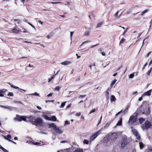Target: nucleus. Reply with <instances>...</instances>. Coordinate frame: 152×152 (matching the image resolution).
I'll return each mask as SVG.
<instances>
[{
    "mask_svg": "<svg viewBox=\"0 0 152 152\" xmlns=\"http://www.w3.org/2000/svg\"><path fill=\"white\" fill-rule=\"evenodd\" d=\"M129 138L126 135H122L121 136V142L118 143L119 146L121 148L125 147L129 143Z\"/></svg>",
    "mask_w": 152,
    "mask_h": 152,
    "instance_id": "obj_1",
    "label": "nucleus"
},
{
    "mask_svg": "<svg viewBox=\"0 0 152 152\" xmlns=\"http://www.w3.org/2000/svg\"><path fill=\"white\" fill-rule=\"evenodd\" d=\"M33 121L32 123L34 125L36 126H41L42 125V121L40 118H37L35 119H33V117H32Z\"/></svg>",
    "mask_w": 152,
    "mask_h": 152,
    "instance_id": "obj_2",
    "label": "nucleus"
},
{
    "mask_svg": "<svg viewBox=\"0 0 152 152\" xmlns=\"http://www.w3.org/2000/svg\"><path fill=\"white\" fill-rule=\"evenodd\" d=\"M137 118L135 116H131L129 118L128 123L129 124L132 125H136L138 124V122H137Z\"/></svg>",
    "mask_w": 152,
    "mask_h": 152,
    "instance_id": "obj_3",
    "label": "nucleus"
},
{
    "mask_svg": "<svg viewBox=\"0 0 152 152\" xmlns=\"http://www.w3.org/2000/svg\"><path fill=\"white\" fill-rule=\"evenodd\" d=\"M151 126V123L148 121H146L145 124H142L141 126L143 130L147 129L149 128Z\"/></svg>",
    "mask_w": 152,
    "mask_h": 152,
    "instance_id": "obj_4",
    "label": "nucleus"
},
{
    "mask_svg": "<svg viewBox=\"0 0 152 152\" xmlns=\"http://www.w3.org/2000/svg\"><path fill=\"white\" fill-rule=\"evenodd\" d=\"M14 119L15 121H21L23 120L25 121H27L26 119L25 116H20L17 115H16V117Z\"/></svg>",
    "mask_w": 152,
    "mask_h": 152,
    "instance_id": "obj_5",
    "label": "nucleus"
},
{
    "mask_svg": "<svg viewBox=\"0 0 152 152\" xmlns=\"http://www.w3.org/2000/svg\"><path fill=\"white\" fill-rule=\"evenodd\" d=\"M132 130L133 133L136 137L137 138L138 140L140 139V136L137 131L133 127H132Z\"/></svg>",
    "mask_w": 152,
    "mask_h": 152,
    "instance_id": "obj_6",
    "label": "nucleus"
},
{
    "mask_svg": "<svg viewBox=\"0 0 152 152\" xmlns=\"http://www.w3.org/2000/svg\"><path fill=\"white\" fill-rule=\"evenodd\" d=\"M102 129H103V128H101L100 130H99V131H98L97 132H96L94 134L91 136L90 137L91 141L94 140L96 138V137L98 135H99V134H100L99 132Z\"/></svg>",
    "mask_w": 152,
    "mask_h": 152,
    "instance_id": "obj_7",
    "label": "nucleus"
},
{
    "mask_svg": "<svg viewBox=\"0 0 152 152\" xmlns=\"http://www.w3.org/2000/svg\"><path fill=\"white\" fill-rule=\"evenodd\" d=\"M110 137L112 140L114 141L117 138L118 135L116 133H112Z\"/></svg>",
    "mask_w": 152,
    "mask_h": 152,
    "instance_id": "obj_8",
    "label": "nucleus"
},
{
    "mask_svg": "<svg viewBox=\"0 0 152 152\" xmlns=\"http://www.w3.org/2000/svg\"><path fill=\"white\" fill-rule=\"evenodd\" d=\"M53 129L58 134H61L63 132V131L57 126L55 127V128H54Z\"/></svg>",
    "mask_w": 152,
    "mask_h": 152,
    "instance_id": "obj_9",
    "label": "nucleus"
},
{
    "mask_svg": "<svg viewBox=\"0 0 152 152\" xmlns=\"http://www.w3.org/2000/svg\"><path fill=\"white\" fill-rule=\"evenodd\" d=\"M152 91V90L151 89L149 91H147L146 92H145L142 95V96H150L151 94Z\"/></svg>",
    "mask_w": 152,
    "mask_h": 152,
    "instance_id": "obj_10",
    "label": "nucleus"
},
{
    "mask_svg": "<svg viewBox=\"0 0 152 152\" xmlns=\"http://www.w3.org/2000/svg\"><path fill=\"white\" fill-rule=\"evenodd\" d=\"M8 84L10 85V86H11V87H12V88H14L16 89H18L19 90H22V91H26L25 90L22 89L18 87L17 86H16L13 85V84H12L10 83H9Z\"/></svg>",
    "mask_w": 152,
    "mask_h": 152,
    "instance_id": "obj_11",
    "label": "nucleus"
},
{
    "mask_svg": "<svg viewBox=\"0 0 152 152\" xmlns=\"http://www.w3.org/2000/svg\"><path fill=\"white\" fill-rule=\"evenodd\" d=\"M122 117L120 118L119 120L118 121L116 126H121L122 125Z\"/></svg>",
    "mask_w": 152,
    "mask_h": 152,
    "instance_id": "obj_12",
    "label": "nucleus"
},
{
    "mask_svg": "<svg viewBox=\"0 0 152 152\" xmlns=\"http://www.w3.org/2000/svg\"><path fill=\"white\" fill-rule=\"evenodd\" d=\"M142 113L143 114H145L146 115H148L150 113V111L148 108H147L146 110H144L142 112Z\"/></svg>",
    "mask_w": 152,
    "mask_h": 152,
    "instance_id": "obj_13",
    "label": "nucleus"
},
{
    "mask_svg": "<svg viewBox=\"0 0 152 152\" xmlns=\"http://www.w3.org/2000/svg\"><path fill=\"white\" fill-rule=\"evenodd\" d=\"M146 152H152V146L151 145L148 146V148L146 149Z\"/></svg>",
    "mask_w": 152,
    "mask_h": 152,
    "instance_id": "obj_14",
    "label": "nucleus"
},
{
    "mask_svg": "<svg viewBox=\"0 0 152 152\" xmlns=\"http://www.w3.org/2000/svg\"><path fill=\"white\" fill-rule=\"evenodd\" d=\"M71 63L70 62L66 61H64L62 62L61 63V64L62 65H67Z\"/></svg>",
    "mask_w": 152,
    "mask_h": 152,
    "instance_id": "obj_15",
    "label": "nucleus"
},
{
    "mask_svg": "<svg viewBox=\"0 0 152 152\" xmlns=\"http://www.w3.org/2000/svg\"><path fill=\"white\" fill-rule=\"evenodd\" d=\"M110 99L111 102H115L116 100V99L114 95H112L110 96Z\"/></svg>",
    "mask_w": 152,
    "mask_h": 152,
    "instance_id": "obj_16",
    "label": "nucleus"
},
{
    "mask_svg": "<svg viewBox=\"0 0 152 152\" xmlns=\"http://www.w3.org/2000/svg\"><path fill=\"white\" fill-rule=\"evenodd\" d=\"M20 31L21 32L22 31H21V30H18L16 28H14L12 30V32L15 34H18Z\"/></svg>",
    "mask_w": 152,
    "mask_h": 152,
    "instance_id": "obj_17",
    "label": "nucleus"
},
{
    "mask_svg": "<svg viewBox=\"0 0 152 152\" xmlns=\"http://www.w3.org/2000/svg\"><path fill=\"white\" fill-rule=\"evenodd\" d=\"M6 91L5 89H2L0 90V97H3L4 95L3 93H4Z\"/></svg>",
    "mask_w": 152,
    "mask_h": 152,
    "instance_id": "obj_18",
    "label": "nucleus"
},
{
    "mask_svg": "<svg viewBox=\"0 0 152 152\" xmlns=\"http://www.w3.org/2000/svg\"><path fill=\"white\" fill-rule=\"evenodd\" d=\"M139 146L140 149H142L145 146V145L141 142H139Z\"/></svg>",
    "mask_w": 152,
    "mask_h": 152,
    "instance_id": "obj_19",
    "label": "nucleus"
},
{
    "mask_svg": "<svg viewBox=\"0 0 152 152\" xmlns=\"http://www.w3.org/2000/svg\"><path fill=\"white\" fill-rule=\"evenodd\" d=\"M50 120L54 121H56V118L55 116H53L51 117V118H50Z\"/></svg>",
    "mask_w": 152,
    "mask_h": 152,
    "instance_id": "obj_20",
    "label": "nucleus"
},
{
    "mask_svg": "<svg viewBox=\"0 0 152 152\" xmlns=\"http://www.w3.org/2000/svg\"><path fill=\"white\" fill-rule=\"evenodd\" d=\"M73 152H83V151L82 149L78 148L75 150Z\"/></svg>",
    "mask_w": 152,
    "mask_h": 152,
    "instance_id": "obj_21",
    "label": "nucleus"
},
{
    "mask_svg": "<svg viewBox=\"0 0 152 152\" xmlns=\"http://www.w3.org/2000/svg\"><path fill=\"white\" fill-rule=\"evenodd\" d=\"M49 125L50 127L53 128V129L55 128V127H56L57 126L54 123L50 124Z\"/></svg>",
    "mask_w": 152,
    "mask_h": 152,
    "instance_id": "obj_22",
    "label": "nucleus"
},
{
    "mask_svg": "<svg viewBox=\"0 0 152 152\" xmlns=\"http://www.w3.org/2000/svg\"><path fill=\"white\" fill-rule=\"evenodd\" d=\"M14 108L10 106H7V109H8L10 111H12L13 110V109Z\"/></svg>",
    "mask_w": 152,
    "mask_h": 152,
    "instance_id": "obj_23",
    "label": "nucleus"
},
{
    "mask_svg": "<svg viewBox=\"0 0 152 152\" xmlns=\"http://www.w3.org/2000/svg\"><path fill=\"white\" fill-rule=\"evenodd\" d=\"M134 72H133L132 74H130L129 76V78L130 79L133 78L134 76Z\"/></svg>",
    "mask_w": 152,
    "mask_h": 152,
    "instance_id": "obj_24",
    "label": "nucleus"
},
{
    "mask_svg": "<svg viewBox=\"0 0 152 152\" xmlns=\"http://www.w3.org/2000/svg\"><path fill=\"white\" fill-rule=\"evenodd\" d=\"M91 42V40H87V41H84V42H83L82 44L81 45H80V46L83 45V44H85L86 43H88V42Z\"/></svg>",
    "mask_w": 152,
    "mask_h": 152,
    "instance_id": "obj_25",
    "label": "nucleus"
},
{
    "mask_svg": "<svg viewBox=\"0 0 152 152\" xmlns=\"http://www.w3.org/2000/svg\"><path fill=\"white\" fill-rule=\"evenodd\" d=\"M144 121L145 119L142 118H140L139 119V123L140 124H141Z\"/></svg>",
    "mask_w": 152,
    "mask_h": 152,
    "instance_id": "obj_26",
    "label": "nucleus"
},
{
    "mask_svg": "<svg viewBox=\"0 0 152 152\" xmlns=\"http://www.w3.org/2000/svg\"><path fill=\"white\" fill-rule=\"evenodd\" d=\"M84 35L85 36H89L90 35V32L89 31H86L85 32Z\"/></svg>",
    "mask_w": 152,
    "mask_h": 152,
    "instance_id": "obj_27",
    "label": "nucleus"
},
{
    "mask_svg": "<svg viewBox=\"0 0 152 152\" xmlns=\"http://www.w3.org/2000/svg\"><path fill=\"white\" fill-rule=\"evenodd\" d=\"M110 122H107L105 124V126L103 127L104 128H107L109 126L110 124Z\"/></svg>",
    "mask_w": 152,
    "mask_h": 152,
    "instance_id": "obj_28",
    "label": "nucleus"
},
{
    "mask_svg": "<svg viewBox=\"0 0 152 152\" xmlns=\"http://www.w3.org/2000/svg\"><path fill=\"white\" fill-rule=\"evenodd\" d=\"M116 81V80H114L112 81V83L111 84V87H113V85L115 83Z\"/></svg>",
    "mask_w": 152,
    "mask_h": 152,
    "instance_id": "obj_29",
    "label": "nucleus"
},
{
    "mask_svg": "<svg viewBox=\"0 0 152 152\" xmlns=\"http://www.w3.org/2000/svg\"><path fill=\"white\" fill-rule=\"evenodd\" d=\"M152 67H151V69H150V70H148V72L147 73V75H150V73L151 72V71L152 70Z\"/></svg>",
    "mask_w": 152,
    "mask_h": 152,
    "instance_id": "obj_30",
    "label": "nucleus"
},
{
    "mask_svg": "<svg viewBox=\"0 0 152 152\" xmlns=\"http://www.w3.org/2000/svg\"><path fill=\"white\" fill-rule=\"evenodd\" d=\"M66 102H65L61 104V106H60V107L61 108H62L64 107L65 105Z\"/></svg>",
    "mask_w": 152,
    "mask_h": 152,
    "instance_id": "obj_31",
    "label": "nucleus"
},
{
    "mask_svg": "<svg viewBox=\"0 0 152 152\" xmlns=\"http://www.w3.org/2000/svg\"><path fill=\"white\" fill-rule=\"evenodd\" d=\"M147 12H148V10H145L144 11H142V12H141V15H144L145 13Z\"/></svg>",
    "mask_w": 152,
    "mask_h": 152,
    "instance_id": "obj_32",
    "label": "nucleus"
},
{
    "mask_svg": "<svg viewBox=\"0 0 152 152\" xmlns=\"http://www.w3.org/2000/svg\"><path fill=\"white\" fill-rule=\"evenodd\" d=\"M60 88H61L59 86H56L55 87V90L59 91L60 90Z\"/></svg>",
    "mask_w": 152,
    "mask_h": 152,
    "instance_id": "obj_33",
    "label": "nucleus"
},
{
    "mask_svg": "<svg viewBox=\"0 0 152 152\" xmlns=\"http://www.w3.org/2000/svg\"><path fill=\"white\" fill-rule=\"evenodd\" d=\"M83 142L84 144H88V141L87 140H84Z\"/></svg>",
    "mask_w": 152,
    "mask_h": 152,
    "instance_id": "obj_34",
    "label": "nucleus"
},
{
    "mask_svg": "<svg viewBox=\"0 0 152 152\" xmlns=\"http://www.w3.org/2000/svg\"><path fill=\"white\" fill-rule=\"evenodd\" d=\"M14 95L13 94L12 92H9L7 94L8 96H13Z\"/></svg>",
    "mask_w": 152,
    "mask_h": 152,
    "instance_id": "obj_35",
    "label": "nucleus"
},
{
    "mask_svg": "<svg viewBox=\"0 0 152 152\" xmlns=\"http://www.w3.org/2000/svg\"><path fill=\"white\" fill-rule=\"evenodd\" d=\"M109 95V91L108 90L106 91V96L108 98Z\"/></svg>",
    "mask_w": 152,
    "mask_h": 152,
    "instance_id": "obj_36",
    "label": "nucleus"
},
{
    "mask_svg": "<svg viewBox=\"0 0 152 152\" xmlns=\"http://www.w3.org/2000/svg\"><path fill=\"white\" fill-rule=\"evenodd\" d=\"M55 75H53L52 77L50 78H49L48 79V82H50L51 80L53 79L55 77Z\"/></svg>",
    "mask_w": 152,
    "mask_h": 152,
    "instance_id": "obj_37",
    "label": "nucleus"
},
{
    "mask_svg": "<svg viewBox=\"0 0 152 152\" xmlns=\"http://www.w3.org/2000/svg\"><path fill=\"white\" fill-rule=\"evenodd\" d=\"M29 95H32L37 96H39V94L36 92H35L34 94H30Z\"/></svg>",
    "mask_w": 152,
    "mask_h": 152,
    "instance_id": "obj_38",
    "label": "nucleus"
},
{
    "mask_svg": "<svg viewBox=\"0 0 152 152\" xmlns=\"http://www.w3.org/2000/svg\"><path fill=\"white\" fill-rule=\"evenodd\" d=\"M102 23H98L97 24L96 27H101L102 25Z\"/></svg>",
    "mask_w": 152,
    "mask_h": 152,
    "instance_id": "obj_39",
    "label": "nucleus"
},
{
    "mask_svg": "<svg viewBox=\"0 0 152 152\" xmlns=\"http://www.w3.org/2000/svg\"><path fill=\"white\" fill-rule=\"evenodd\" d=\"M14 20L15 21H16L17 22V23L18 24H19L20 23V21L19 19H14Z\"/></svg>",
    "mask_w": 152,
    "mask_h": 152,
    "instance_id": "obj_40",
    "label": "nucleus"
},
{
    "mask_svg": "<svg viewBox=\"0 0 152 152\" xmlns=\"http://www.w3.org/2000/svg\"><path fill=\"white\" fill-rule=\"evenodd\" d=\"M44 117L45 119H46L47 120H50V118L47 115H45Z\"/></svg>",
    "mask_w": 152,
    "mask_h": 152,
    "instance_id": "obj_41",
    "label": "nucleus"
},
{
    "mask_svg": "<svg viewBox=\"0 0 152 152\" xmlns=\"http://www.w3.org/2000/svg\"><path fill=\"white\" fill-rule=\"evenodd\" d=\"M96 110L95 109H93L91 110V112L89 114H91L92 113L96 111Z\"/></svg>",
    "mask_w": 152,
    "mask_h": 152,
    "instance_id": "obj_42",
    "label": "nucleus"
},
{
    "mask_svg": "<svg viewBox=\"0 0 152 152\" xmlns=\"http://www.w3.org/2000/svg\"><path fill=\"white\" fill-rule=\"evenodd\" d=\"M7 139H11V136L10 134L7 135Z\"/></svg>",
    "mask_w": 152,
    "mask_h": 152,
    "instance_id": "obj_43",
    "label": "nucleus"
},
{
    "mask_svg": "<svg viewBox=\"0 0 152 152\" xmlns=\"http://www.w3.org/2000/svg\"><path fill=\"white\" fill-rule=\"evenodd\" d=\"M73 32H70V37L71 39H72V35L73 34Z\"/></svg>",
    "mask_w": 152,
    "mask_h": 152,
    "instance_id": "obj_44",
    "label": "nucleus"
},
{
    "mask_svg": "<svg viewBox=\"0 0 152 152\" xmlns=\"http://www.w3.org/2000/svg\"><path fill=\"white\" fill-rule=\"evenodd\" d=\"M54 101V100H46L45 101V102L46 103H47L48 102H53Z\"/></svg>",
    "mask_w": 152,
    "mask_h": 152,
    "instance_id": "obj_45",
    "label": "nucleus"
},
{
    "mask_svg": "<svg viewBox=\"0 0 152 152\" xmlns=\"http://www.w3.org/2000/svg\"><path fill=\"white\" fill-rule=\"evenodd\" d=\"M124 40L125 39L124 38H122L121 39V40L120 41V43H123L124 41Z\"/></svg>",
    "mask_w": 152,
    "mask_h": 152,
    "instance_id": "obj_46",
    "label": "nucleus"
},
{
    "mask_svg": "<svg viewBox=\"0 0 152 152\" xmlns=\"http://www.w3.org/2000/svg\"><path fill=\"white\" fill-rule=\"evenodd\" d=\"M0 107H1L2 108H5V109H7V106H4L1 105H0Z\"/></svg>",
    "mask_w": 152,
    "mask_h": 152,
    "instance_id": "obj_47",
    "label": "nucleus"
},
{
    "mask_svg": "<svg viewBox=\"0 0 152 152\" xmlns=\"http://www.w3.org/2000/svg\"><path fill=\"white\" fill-rule=\"evenodd\" d=\"M53 94V93H50V94H48L47 96L48 97H49L50 96H52V95Z\"/></svg>",
    "mask_w": 152,
    "mask_h": 152,
    "instance_id": "obj_48",
    "label": "nucleus"
},
{
    "mask_svg": "<svg viewBox=\"0 0 152 152\" xmlns=\"http://www.w3.org/2000/svg\"><path fill=\"white\" fill-rule=\"evenodd\" d=\"M28 23L29 25H30L32 27H33L34 28H35L34 26L32 25L31 24L29 23V22H27Z\"/></svg>",
    "mask_w": 152,
    "mask_h": 152,
    "instance_id": "obj_49",
    "label": "nucleus"
},
{
    "mask_svg": "<svg viewBox=\"0 0 152 152\" xmlns=\"http://www.w3.org/2000/svg\"><path fill=\"white\" fill-rule=\"evenodd\" d=\"M69 124V121H65V125L68 124Z\"/></svg>",
    "mask_w": 152,
    "mask_h": 152,
    "instance_id": "obj_50",
    "label": "nucleus"
},
{
    "mask_svg": "<svg viewBox=\"0 0 152 152\" xmlns=\"http://www.w3.org/2000/svg\"><path fill=\"white\" fill-rule=\"evenodd\" d=\"M85 96V95H80L79 96V97L82 98L83 97H84Z\"/></svg>",
    "mask_w": 152,
    "mask_h": 152,
    "instance_id": "obj_51",
    "label": "nucleus"
},
{
    "mask_svg": "<svg viewBox=\"0 0 152 152\" xmlns=\"http://www.w3.org/2000/svg\"><path fill=\"white\" fill-rule=\"evenodd\" d=\"M71 104H69L66 107V109H67L69 107H70L71 105Z\"/></svg>",
    "mask_w": 152,
    "mask_h": 152,
    "instance_id": "obj_52",
    "label": "nucleus"
},
{
    "mask_svg": "<svg viewBox=\"0 0 152 152\" xmlns=\"http://www.w3.org/2000/svg\"><path fill=\"white\" fill-rule=\"evenodd\" d=\"M0 148L3 151L5 149L3 147H2L0 145Z\"/></svg>",
    "mask_w": 152,
    "mask_h": 152,
    "instance_id": "obj_53",
    "label": "nucleus"
},
{
    "mask_svg": "<svg viewBox=\"0 0 152 152\" xmlns=\"http://www.w3.org/2000/svg\"><path fill=\"white\" fill-rule=\"evenodd\" d=\"M147 65V63H146L144 65V67L142 68V70H143L145 69V67Z\"/></svg>",
    "mask_w": 152,
    "mask_h": 152,
    "instance_id": "obj_54",
    "label": "nucleus"
},
{
    "mask_svg": "<svg viewBox=\"0 0 152 152\" xmlns=\"http://www.w3.org/2000/svg\"><path fill=\"white\" fill-rule=\"evenodd\" d=\"M8 140L10 142H11L15 144H16V143L15 142H14L13 141L10 140V139H8Z\"/></svg>",
    "mask_w": 152,
    "mask_h": 152,
    "instance_id": "obj_55",
    "label": "nucleus"
},
{
    "mask_svg": "<svg viewBox=\"0 0 152 152\" xmlns=\"http://www.w3.org/2000/svg\"><path fill=\"white\" fill-rule=\"evenodd\" d=\"M67 142V141L66 140H64L62 141H61L60 142L61 143H66Z\"/></svg>",
    "mask_w": 152,
    "mask_h": 152,
    "instance_id": "obj_56",
    "label": "nucleus"
},
{
    "mask_svg": "<svg viewBox=\"0 0 152 152\" xmlns=\"http://www.w3.org/2000/svg\"><path fill=\"white\" fill-rule=\"evenodd\" d=\"M151 52H149V53H148L147 54V56H146V57H148L149 56V55L151 54Z\"/></svg>",
    "mask_w": 152,
    "mask_h": 152,
    "instance_id": "obj_57",
    "label": "nucleus"
},
{
    "mask_svg": "<svg viewBox=\"0 0 152 152\" xmlns=\"http://www.w3.org/2000/svg\"><path fill=\"white\" fill-rule=\"evenodd\" d=\"M14 102L15 103H20V104H22V103L21 102H20V101H15Z\"/></svg>",
    "mask_w": 152,
    "mask_h": 152,
    "instance_id": "obj_58",
    "label": "nucleus"
},
{
    "mask_svg": "<svg viewBox=\"0 0 152 152\" xmlns=\"http://www.w3.org/2000/svg\"><path fill=\"white\" fill-rule=\"evenodd\" d=\"M81 115V113L80 112H79V113H77V114H76V115L77 116H79L80 115Z\"/></svg>",
    "mask_w": 152,
    "mask_h": 152,
    "instance_id": "obj_59",
    "label": "nucleus"
},
{
    "mask_svg": "<svg viewBox=\"0 0 152 152\" xmlns=\"http://www.w3.org/2000/svg\"><path fill=\"white\" fill-rule=\"evenodd\" d=\"M118 12H117L114 15V16H115V17H116L117 15H118Z\"/></svg>",
    "mask_w": 152,
    "mask_h": 152,
    "instance_id": "obj_60",
    "label": "nucleus"
},
{
    "mask_svg": "<svg viewBox=\"0 0 152 152\" xmlns=\"http://www.w3.org/2000/svg\"><path fill=\"white\" fill-rule=\"evenodd\" d=\"M38 23H40L41 25H42L43 22L39 20L38 21Z\"/></svg>",
    "mask_w": 152,
    "mask_h": 152,
    "instance_id": "obj_61",
    "label": "nucleus"
},
{
    "mask_svg": "<svg viewBox=\"0 0 152 152\" xmlns=\"http://www.w3.org/2000/svg\"><path fill=\"white\" fill-rule=\"evenodd\" d=\"M102 55L103 56H104L105 55V53L104 52H103L101 53Z\"/></svg>",
    "mask_w": 152,
    "mask_h": 152,
    "instance_id": "obj_62",
    "label": "nucleus"
},
{
    "mask_svg": "<svg viewBox=\"0 0 152 152\" xmlns=\"http://www.w3.org/2000/svg\"><path fill=\"white\" fill-rule=\"evenodd\" d=\"M37 108L39 109V110H40L41 109V107L39 106H37Z\"/></svg>",
    "mask_w": 152,
    "mask_h": 152,
    "instance_id": "obj_63",
    "label": "nucleus"
},
{
    "mask_svg": "<svg viewBox=\"0 0 152 152\" xmlns=\"http://www.w3.org/2000/svg\"><path fill=\"white\" fill-rule=\"evenodd\" d=\"M142 97H140L139 98V99H138V100L139 101H141L142 99Z\"/></svg>",
    "mask_w": 152,
    "mask_h": 152,
    "instance_id": "obj_64",
    "label": "nucleus"
}]
</instances>
